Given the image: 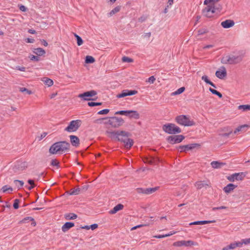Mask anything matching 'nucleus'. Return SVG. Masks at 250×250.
<instances>
[{"instance_id": "1", "label": "nucleus", "mask_w": 250, "mask_h": 250, "mask_svg": "<svg viewBox=\"0 0 250 250\" xmlns=\"http://www.w3.org/2000/svg\"><path fill=\"white\" fill-rule=\"evenodd\" d=\"M106 134L112 139H116L118 141L124 143L125 147L130 149L133 145L134 141L132 139L128 138L131 136L130 133L123 130H117L110 131L107 130Z\"/></svg>"}, {"instance_id": "2", "label": "nucleus", "mask_w": 250, "mask_h": 250, "mask_svg": "<svg viewBox=\"0 0 250 250\" xmlns=\"http://www.w3.org/2000/svg\"><path fill=\"white\" fill-rule=\"evenodd\" d=\"M70 145L66 141H59L53 144L49 148V152L51 154H62L70 151Z\"/></svg>"}, {"instance_id": "3", "label": "nucleus", "mask_w": 250, "mask_h": 250, "mask_svg": "<svg viewBox=\"0 0 250 250\" xmlns=\"http://www.w3.org/2000/svg\"><path fill=\"white\" fill-rule=\"evenodd\" d=\"M242 59L243 57L241 55H227L222 58L221 62L223 64H236L240 62Z\"/></svg>"}, {"instance_id": "4", "label": "nucleus", "mask_w": 250, "mask_h": 250, "mask_svg": "<svg viewBox=\"0 0 250 250\" xmlns=\"http://www.w3.org/2000/svg\"><path fill=\"white\" fill-rule=\"evenodd\" d=\"M175 121L178 124L185 126H191L195 125L193 120H190L189 116L185 115L177 116Z\"/></svg>"}, {"instance_id": "5", "label": "nucleus", "mask_w": 250, "mask_h": 250, "mask_svg": "<svg viewBox=\"0 0 250 250\" xmlns=\"http://www.w3.org/2000/svg\"><path fill=\"white\" fill-rule=\"evenodd\" d=\"M163 130L169 134H176L182 132L181 129L174 124L167 123L162 126Z\"/></svg>"}, {"instance_id": "6", "label": "nucleus", "mask_w": 250, "mask_h": 250, "mask_svg": "<svg viewBox=\"0 0 250 250\" xmlns=\"http://www.w3.org/2000/svg\"><path fill=\"white\" fill-rule=\"evenodd\" d=\"M124 123V119L121 117L114 116L108 117L107 121L104 122V124H108L113 127L117 128L122 126Z\"/></svg>"}, {"instance_id": "7", "label": "nucleus", "mask_w": 250, "mask_h": 250, "mask_svg": "<svg viewBox=\"0 0 250 250\" xmlns=\"http://www.w3.org/2000/svg\"><path fill=\"white\" fill-rule=\"evenodd\" d=\"M81 121L80 120L71 121L64 130L68 132L77 131L81 125Z\"/></svg>"}, {"instance_id": "8", "label": "nucleus", "mask_w": 250, "mask_h": 250, "mask_svg": "<svg viewBox=\"0 0 250 250\" xmlns=\"http://www.w3.org/2000/svg\"><path fill=\"white\" fill-rule=\"evenodd\" d=\"M97 94V93L95 90H92L80 94L78 95V97L83 99L84 101H94L96 100L97 98H91V97L95 96Z\"/></svg>"}, {"instance_id": "9", "label": "nucleus", "mask_w": 250, "mask_h": 250, "mask_svg": "<svg viewBox=\"0 0 250 250\" xmlns=\"http://www.w3.org/2000/svg\"><path fill=\"white\" fill-rule=\"evenodd\" d=\"M185 138L183 135H171L168 136L166 140L169 144L174 145L182 142Z\"/></svg>"}, {"instance_id": "10", "label": "nucleus", "mask_w": 250, "mask_h": 250, "mask_svg": "<svg viewBox=\"0 0 250 250\" xmlns=\"http://www.w3.org/2000/svg\"><path fill=\"white\" fill-rule=\"evenodd\" d=\"M201 145L197 143H193L188 144L187 145L183 146H179L176 147L177 149H178L180 152H187L189 150H191L193 149L196 147H200Z\"/></svg>"}, {"instance_id": "11", "label": "nucleus", "mask_w": 250, "mask_h": 250, "mask_svg": "<svg viewBox=\"0 0 250 250\" xmlns=\"http://www.w3.org/2000/svg\"><path fill=\"white\" fill-rule=\"evenodd\" d=\"M215 12V8L211 4L207 5L202 10L203 15L207 18H211Z\"/></svg>"}, {"instance_id": "12", "label": "nucleus", "mask_w": 250, "mask_h": 250, "mask_svg": "<svg viewBox=\"0 0 250 250\" xmlns=\"http://www.w3.org/2000/svg\"><path fill=\"white\" fill-rule=\"evenodd\" d=\"M246 176V173L245 172L235 173L230 176H229L227 177V179L230 182H234L235 180L237 181H242Z\"/></svg>"}, {"instance_id": "13", "label": "nucleus", "mask_w": 250, "mask_h": 250, "mask_svg": "<svg viewBox=\"0 0 250 250\" xmlns=\"http://www.w3.org/2000/svg\"><path fill=\"white\" fill-rule=\"evenodd\" d=\"M195 245V242L192 240H182V241H178L174 242L173 244L174 246L175 247H181V246H191Z\"/></svg>"}, {"instance_id": "14", "label": "nucleus", "mask_w": 250, "mask_h": 250, "mask_svg": "<svg viewBox=\"0 0 250 250\" xmlns=\"http://www.w3.org/2000/svg\"><path fill=\"white\" fill-rule=\"evenodd\" d=\"M143 160L144 163H147L150 165H156L160 162V159L157 157H145L143 159Z\"/></svg>"}, {"instance_id": "15", "label": "nucleus", "mask_w": 250, "mask_h": 250, "mask_svg": "<svg viewBox=\"0 0 250 250\" xmlns=\"http://www.w3.org/2000/svg\"><path fill=\"white\" fill-rule=\"evenodd\" d=\"M26 167V162H19L16 163L14 166L13 170L15 172H18L19 171L23 170Z\"/></svg>"}, {"instance_id": "16", "label": "nucleus", "mask_w": 250, "mask_h": 250, "mask_svg": "<svg viewBox=\"0 0 250 250\" xmlns=\"http://www.w3.org/2000/svg\"><path fill=\"white\" fill-rule=\"evenodd\" d=\"M222 69L221 71L217 70L215 72L216 76L220 79H223L224 77L227 76V73L226 68L224 66H222Z\"/></svg>"}, {"instance_id": "17", "label": "nucleus", "mask_w": 250, "mask_h": 250, "mask_svg": "<svg viewBox=\"0 0 250 250\" xmlns=\"http://www.w3.org/2000/svg\"><path fill=\"white\" fill-rule=\"evenodd\" d=\"M235 24L234 21L231 20H226L221 23L224 28H229L232 27Z\"/></svg>"}, {"instance_id": "18", "label": "nucleus", "mask_w": 250, "mask_h": 250, "mask_svg": "<svg viewBox=\"0 0 250 250\" xmlns=\"http://www.w3.org/2000/svg\"><path fill=\"white\" fill-rule=\"evenodd\" d=\"M70 141L71 145L75 147H78L80 145V139L75 135H70L69 136Z\"/></svg>"}, {"instance_id": "19", "label": "nucleus", "mask_w": 250, "mask_h": 250, "mask_svg": "<svg viewBox=\"0 0 250 250\" xmlns=\"http://www.w3.org/2000/svg\"><path fill=\"white\" fill-rule=\"evenodd\" d=\"M75 224L73 222H67L64 224L62 227V231L63 232L67 231L69 229L74 227Z\"/></svg>"}, {"instance_id": "20", "label": "nucleus", "mask_w": 250, "mask_h": 250, "mask_svg": "<svg viewBox=\"0 0 250 250\" xmlns=\"http://www.w3.org/2000/svg\"><path fill=\"white\" fill-rule=\"evenodd\" d=\"M237 187V185L229 183L223 188V190L226 193L228 194L234 189Z\"/></svg>"}, {"instance_id": "21", "label": "nucleus", "mask_w": 250, "mask_h": 250, "mask_svg": "<svg viewBox=\"0 0 250 250\" xmlns=\"http://www.w3.org/2000/svg\"><path fill=\"white\" fill-rule=\"evenodd\" d=\"M124 208V205L122 204H118L115 206L112 209L109 211V213L113 214L117 213L118 211L123 209Z\"/></svg>"}, {"instance_id": "22", "label": "nucleus", "mask_w": 250, "mask_h": 250, "mask_svg": "<svg viewBox=\"0 0 250 250\" xmlns=\"http://www.w3.org/2000/svg\"><path fill=\"white\" fill-rule=\"evenodd\" d=\"M215 220H210V221H197L191 222L189 224V225H205L207 224H209L211 223L215 222Z\"/></svg>"}, {"instance_id": "23", "label": "nucleus", "mask_w": 250, "mask_h": 250, "mask_svg": "<svg viewBox=\"0 0 250 250\" xmlns=\"http://www.w3.org/2000/svg\"><path fill=\"white\" fill-rule=\"evenodd\" d=\"M81 189H82L79 188H78L76 189L73 188V189H71L69 191H67L66 193L67 194H69L70 195H78L81 193Z\"/></svg>"}, {"instance_id": "24", "label": "nucleus", "mask_w": 250, "mask_h": 250, "mask_svg": "<svg viewBox=\"0 0 250 250\" xmlns=\"http://www.w3.org/2000/svg\"><path fill=\"white\" fill-rule=\"evenodd\" d=\"M195 186L198 189H201L204 187L207 188L208 187V184L206 181H199L195 183Z\"/></svg>"}, {"instance_id": "25", "label": "nucleus", "mask_w": 250, "mask_h": 250, "mask_svg": "<svg viewBox=\"0 0 250 250\" xmlns=\"http://www.w3.org/2000/svg\"><path fill=\"white\" fill-rule=\"evenodd\" d=\"M202 80H203L205 82H206V83L209 84L213 87L216 88V85L209 80L208 76H207V75L203 76L202 77Z\"/></svg>"}, {"instance_id": "26", "label": "nucleus", "mask_w": 250, "mask_h": 250, "mask_svg": "<svg viewBox=\"0 0 250 250\" xmlns=\"http://www.w3.org/2000/svg\"><path fill=\"white\" fill-rule=\"evenodd\" d=\"M128 117L130 118L138 119L140 118V114L137 111L130 110V115Z\"/></svg>"}, {"instance_id": "27", "label": "nucleus", "mask_w": 250, "mask_h": 250, "mask_svg": "<svg viewBox=\"0 0 250 250\" xmlns=\"http://www.w3.org/2000/svg\"><path fill=\"white\" fill-rule=\"evenodd\" d=\"M77 217V215L74 213H69L64 214V218L67 220L75 219Z\"/></svg>"}, {"instance_id": "28", "label": "nucleus", "mask_w": 250, "mask_h": 250, "mask_svg": "<svg viewBox=\"0 0 250 250\" xmlns=\"http://www.w3.org/2000/svg\"><path fill=\"white\" fill-rule=\"evenodd\" d=\"M33 52L39 56H42L45 54V51L42 48H37L34 49Z\"/></svg>"}, {"instance_id": "29", "label": "nucleus", "mask_w": 250, "mask_h": 250, "mask_svg": "<svg viewBox=\"0 0 250 250\" xmlns=\"http://www.w3.org/2000/svg\"><path fill=\"white\" fill-rule=\"evenodd\" d=\"M224 165V164H223V163H220L218 161H212L211 163V166L214 168H220Z\"/></svg>"}, {"instance_id": "30", "label": "nucleus", "mask_w": 250, "mask_h": 250, "mask_svg": "<svg viewBox=\"0 0 250 250\" xmlns=\"http://www.w3.org/2000/svg\"><path fill=\"white\" fill-rule=\"evenodd\" d=\"M95 62L94 58L91 56H86L85 58V62L86 63H93Z\"/></svg>"}, {"instance_id": "31", "label": "nucleus", "mask_w": 250, "mask_h": 250, "mask_svg": "<svg viewBox=\"0 0 250 250\" xmlns=\"http://www.w3.org/2000/svg\"><path fill=\"white\" fill-rule=\"evenodd\" d=\"M115 115H125L126 116L129 117L130 115V110H120L118 111L115 112Z\"/></svg>"}, {"instance_id": "32", "label": "nucleus", "mask_w": 250, "mask_h": 250, "mask_svg": "<svg viewBox=\"0 0 250 250\" xmlns=\"http://www.w3.org/2000/svg\"><path fill=\"white\" fill-rule=\"evenodd\" d=\"M121 6H117L116 7H115L108 13V16H112L113 15L119 12L120 10H121Z\"/></svg>"}, {"instance_id": "33", "label": "nucleus", "mask_w": 250, "mask_h": 250, "mask_svg": "<svg viewBox=\"0 0 250 250\" xmlns=\"http://www.w3.org/2000/svg\"><path fill=\"white\" fill-rule=\"evenodd\" d=\"M74 36L76 39L77 45L78 46L81 45L83 42L82 38L78 35H77L76 33H74Z\"/></svg>"}, {"instance_id": "34", "label": "nucleus", "mask_w": 250, "mask_h": 250, "mask_svg": "<svg viewBox=\"0 0 250 250\" xmlns=\"http://www.w3.org/2000/svg\"><path fill=\"white\" fill-rule=\"evenodd\" d=\"M14 183L15 184L18 189L21 188L24 184L23 181L19 180H15L14 181Z\"/></svg>"}, {"instance_id": "35", "label": "nucleus", "mask_w": 250, "mask_h": 250, "mask_svg": "<svg viewBox=\"0 0 250 250\" xmlns=\"http://www.w3.org/2000/svg\"><path fill=\"white\" fill-rule=\"evenodd\" d=\"M42 81L44 82V83L48 86H51L53 84V81L52 80L48 78H43Z\"/></svg>"}, {"instance_id": "36", "label": "nucleus", "mask_w": 250, "mask_h": 250, "mask_svg": "<svg viewBox=\"0 0 250 250\" xmlns=\"http://www.w3.org/2000/svg\"><path fill=\"white\" fill-rule=\"evenodd\" d=\"M238 109L242 110L244 111L250 110V105L249 104H244L240 105L238 107Z\"/></svg>"}, {"instance_id": "37", "label": "nucleus", "mask_w": 250, "mask_h": 250, "mask_svg": "<svg viewBox=\"0 0 250 250\" xmlns=\"http://www.w3.org/2000/svg\"><path fill=\"white\" fill-rule=\"evenodd\" d=\"M209 91L213 94L217 95L219 98H222V94L217 90L212 89L211 88H209Z\"/></svg>"}, {"instance_id": "38", "label": "nucleus", "mask_w": 250, "mask_h": 250, "mask_svg": "<svg viewBox=\"0 0 250 250\" xmlns=\"http://www.w3.org/2000/svg\"><path fill=\"white\" fill-rule=\"evenodd\" d=\"M185 90V87L184 86L181 87L179 88V89H178L175 92H173L172 93V95H179V94L182 93Z\"/></svg>"}, {"instance_id": "39", "label": "nucleus", "mask_w": 250, "mask_h": 250, "mask_svg": "<svg viewBox=\"0 0 250 250\" xmlns=\"http://www.w3.org/2000/svg\"><path fill=\"white\" fill-rule=\"evenodd\" d=\"M235 248H236L235 243H232L230 244L229 245H228L226 247H224L222 249V250H229L231 249H234Z\"/></svg>"}, {"instance_id": "40", "label": "nucleus", "mask_w": 250, "mask_h": 250, "mask_svg": "<svg viewBox=\"0 0 250 250\" xmlns=\"http://www.w3.org/2000/svg\"><path fill=\"white\" fill-rule=\"evenodd\" d=\"M127 96V91H126V89H124L123 90L121 93H119L117 95V97L118 98H124L125 97H126Z\"/></svg>"}, {"instance_id": "41", "label": "nucleus", "mask_w": 250, "mask_h": 250, "mask_svg": "<svg viewBox=\"0 0 250 250\" xmlns=\"http://www.w3.org/2000/svg\"><path fill=\"white\" fill-rule=\"evenodd\" d=\"M87 104L89 106L93 107V106L101 105L102 104V103L90 102L87 103Z\"/></svg>"}, {"instance_id": "42", "label": "nucleus", "mask_w": 250, "mask_h": 250, "mask_svg": "<svg viewBox=\"0 0 250 250\" xmlns=\"http://www.w3.org/2000/svg\"><path fill=\"white\" fill-rule=\"evenodd\" d=\"M50 165L52 166H55L57 167V168H59L60 167V163L56 159H52Z\"/></svg>"}, {"instance_id": "43", "label": "nucleus", "mask_w": 250, "mask_h": 250, "mask_svg": "<svg viewBox=\"0 0 250 250\" xmlns=\"http://www.w3.org/2000/svg\"><path fill=\"white\" fill-rule=\"evenodd\" d=\"M248 126V125H240L235 129V130L234 131V133L236 134L237 133L241 131L243 128L247 127Z\"/></svg>"}, {"instance_id": "44", "label": "nucleus", "mask_w": 250, "mask_h": 250, "mask_svg": "<svg viewBox=\"0 0 250 250\" xmlns=\"http://www.w3.org/2000/svg\"><path fill=\"white\" fill-rule=\"evenodd\" d=\"M122 61L124 62H133V60L130 58L126 56H124L122 58Z\"/></svg>"}, {"instance_id": "45", "label": "nucleus", "mask_w": 250, "mask_h": 250, "mask_svg": "<svg viewBox=\"0 0 250 250\" xmlns=\"http://www.w3.org/2000/svg\"><path fill=\"white\" fill-rule=\"evenodd\" d=\"M208 32L207 28H201L198 30V35H202Z\"/></svg>"}, {"instance_id": "46", "label": "nucleus", "mask_w": 250, "mask_h": 250, "mask_svg": "<svg viewBox=\"0 0 250 250\" xmlns=\"http://www.w3.org/2000/svg\"><path fill=\"white\" fill-rule=\"evenodd\" d=\"M127 96H132L138 93V91L136 90H128L126 89Z\"/></svg>"}, {"instance_id": "47", "label": "nucleus", "mask_w": 250, "mask_h": 250, "mask_svg": "<svg viewBox=\"0 0 250 250\" xmlns=\"http://www.w3.org/2000/svg\"><path fill=\"white\" fill-rule=\"evenodd\" d=\"M20 91H21V92H25L29 95H30L32 93V92L31 90H28L27 88H26L25 87H20Z\"/></svg>"}, {"instance_id": "48", "label": "nucleus", "mask_w": 250, "mask_h": 250, "mask_svg": "<svg viewBox=\"0 0 250 250\" xmlns=\"http://www.w3.org/2000/svg\"><path fill=\"white\" fill-rule=\"evenodd\" d=\"M20 201V200L18 199H16L14 200V202L13 204V208L14 209H17L19 208Z\"/></svg>"}, {"instance_id": "49", "label": "nucleus", "mask_w": 250, "mask_h": 250, "mask_svg": "<svg viewBox=\"0 0 250 250\" xmlns=\"http://www.w3.org/2000/svg\"><path fill=\"white\" fill-rule=\"evenodd\" d=\"M136 192L139 194H144L146 193V188H138L136 189Z\"/></svg>"}, {"instance_id": "50", "label": "nucleus", "mask_w": 250, "mask_h": 250, "mask_svg": "<svg viewBox=\"0 0 250 250\" xmlns=\"http://www.w3.org/2000/svg\"><path fill=\"white\" fill-rule=\"evenodd\" d=\"M109 112V109H103L102 110L99 111L98 112V114H99V115H105V114H107V113H108Z\"/></svg>"}, {"instance_id": "51", "label": "nucleus", "mask_w": 250, "mask_h": 250, "mask_svg": "<svg viewBox=\"0 0 250 250\" xmlns=\"http://www.w3.org/2000/svg\"><path fill=\"white\" fill-rule=\"evenodd\" d=\"M30 59L32 61H34L35 62H38L40 61V58L38 56H35L33 55H31L30 57H29Z\"/></svg>"}, {"instance_id": "52", "label": "nucleus", "mask_w": 250, "mask_h": 250, "mask_svg": "<svg viewBox=\"0 0 250 250\" xmlns=\"http://www.w3.org/2000/svg\"><path fill=\"white\" fill-rule=\"evenodd\" d=\"M232 129H229V132L220 134V135L222 137H228L232 133Z\"/></svg>"}, {"instance_id": "53", "label": "nucleus", "mask_w": 250, "mask_h": 250, "mask_svg": "<svg viewBox=\"0 0 250 250\" xmlns=\"http://www.w3.org/2000/svg\"><path fill=\"white\" fill-rule=\"evenodd\" d=\"M148 16L143 15L138 19V21L140 22H143L145 21L147 19Z\"/></svg>"}, {"instance_id": "54", "label": "nucleus", "mask_w": 250, "mask_h": 250, "mask_svg": "<svg viewBox=\"0 0 250 250\" xmlns=\"http://www.w3.org/2000/svg\"><path fill=\"white\" fill-rule=\"evenodd\" d=\"M107 119L108 117L102 118L96 120L94 122L97 124H102L103 120H106L107 121Z\"/></svg>"}, {"instance_id": "55", "label": "nucleus", "mask_w": 250, "mask_h": 250, "mask_svg": "<svg viewBox=\"0 0 250 250\" xmlns=\"http://www.w3.org/2000/svg\"><path fill=\"white\" fill-rule=\"evenodd\" d=\"M235 247H241L243 244H244L243 243V239H242L240 242H234Z\"/></svg>"}, {"instance_id": "56", "label": "nucleus", "mask_w": 250, "mask_h": 250, "mask_svg": "<svg viewBox=\"0 0 250 250\" xmlns=\"http://www.w3.org/2000/svg\"><path fill=\"white\" fill-rule=\"evenodd\" d=\"M158 188H159L158 187L148 188L150 194L155 192L156 190H157L158 189Z\"/></svg>"}, {"instance_id": "57", "label": "nucleus", "mask_w": 250, "mask_h": 250, "mask_svg": "<svg viewBox=\"0 0 250 250\" xmlns=\"http://www.w3.org/2000/svg\"><path fill=\"white\" fill-rule=\"evenodd\" d=\"M27 218L30 219V221H32L31 225L32 226L35 227L36 226V222L33 218L32 217H27Z\"/></svg>"}, {"instance_id": "58", "label": "nucleus", "mask_w": 250, "mask_h": 250, "mask_svg": "<svg viewBox=\"0 0 250 250\" xmlns=\"http://www.w3.org/2000/svg\"><path fill=\"white\" fill-rule=\"evenodd\" d=\"M155 80H156V79L154 77V76H152L148 79L147 81L148 82L150 83H154V82L155 81Z\"/></svg>"}, {"instance_id": "59", "label": "nucleus", "mask_w": 250, "mask_h": 250, "mask_svg": "<svg viewBox=\"0 0 250 250\" xmlns=\"http://www.w3.org/2000/svg\"><path fill=\"white\" fill-rule=\"evenodd\" d=\"M169 234H163V235H155V236H154L153 237H155V238H165V237H168V235H169Z\"/></svg>"}, {"instance_id": "60", "label": "nucleus", "mask_w": 250, "mask_h": 250, "mask_svg": "<svg viewBox=\"0 0 250 250\" xmlns=\"http://www.w3.org/2000/svg\"><path fill=\"white\" fill-rule=\"evenodd\" d=\"M16 69L21 71L24 72L26 70V68L23 66H16Z\"/></svg>"}, {"instance_id": "61", "label": "nucleus", "mask_w": 250, "mask_h": 250, "mask_svg": "<svg viewBox=\"0 0 250 250\" xmlns=\"http://www.w3.org/2000/svg\"><path fill=\"white\" fill-rule=\"evenodd\" d=\"M8 186L7 185H5L2 187L0 189V190L2 191V192L4 193L8 191Z\"/></svg>"}, {"instance_id": "62", "label": "nucleus", "mask_w": 250, "mask_h": 250, "mask_svg": "<svg viewBox=\"0 0 250 250\" xmlns=\"http://www.w3.org/2000/svg\"><path fill=\"white\" fill-rule=\"evenodd\" d=\"M47 135V133L46 132H43L42 133L41 135L40 136H39L38 137V138H39V141H41V140H42L43 138H44Z\"/></svg>"}, {"instance_id": "63", "label": "nucleus", "mask_w": 250, "mask_h": 250, "mask_svg": "<svg viewBox=\"0 0 250 250\" xmlns=\"http://www.w3.org/2000/svg\"><path fill=\"white\" fill-rule=\"evenodd\" d=\"M20 10L23 12H26L27 10V8L23 5H21V6L19 7Z\"/></svg>"}, {"instance_id": "64", "label": "nucleus", "mask_w": 250, "mask_h": 250, "mask_svg": "<svg viewBox=\"0 0 250 250\" xmlns=\"http://www.w3.org/2000/svg\"><path fill=\"white\" fill-rule=\"evenodd\" d=\"M243 243L245 245H248L250 243V238L243 239Z\"/></svg>"}]
</instances>
